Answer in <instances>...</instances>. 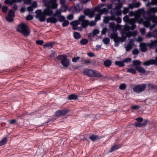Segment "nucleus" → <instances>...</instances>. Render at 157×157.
I'll list each match as a JSON object with an SVG mask.
<instances>
[{"mask_svg": "<svg viewBox=\"0 0 157 157\" xmlns=\"http://www.w3.org/2000/svg\"><path fill=\"white\" fill-rule=\"evenodd\" d=\"M157 12V7L150 8L149 10L146 11V13L144 15V17L146 19V20L144 21L142 18H140L141 14L140 11L137 12L136 15V18L134 19L135 22L132 23H129L131 26H127L126 29H134L136 25L135 23L136 22H138L139 24L143 23L144 25L146 27H148L149 26L150 20L152 19L154 23H157V17H154V16L151 14V13H154Z\"/></svg>", "mask_w": 157, "mask_h": 157, "instance_id": "1", "label": "nucleus"}, {"mask_svg": "<svg viewBox=\"0 0 157 157\" xmlns=\"http://www.w3.org/2000/svg\"><path fill=\"white\" fill-rule=\"evenodd\" d=\"M96 22L94 21H91L89 22V25L90 26H92L95 25Z\"/></svg>", "mask_w": 157, "mask_h": 157, "instance_id": "55", "label": "nucleus"}, {"mask_svg": "<svg viewBox=\"0 0 157 157\" xmlns=\"http://www.w3.org/2000/svg\"><path fill=\"white\" fill-rule=\"evenodd\" d=\"M101 15V14L100 13H98L97 14V15H96V16L95 17V20H94V21L96 22H97L98 20H100Z\"/></svg>", "mask_w": 157, "mask_h": 157, "instance_id": "43", "label": "nucleus"}, {"mask_svg": "<svg viewBox=\"0 0 157 157\" xmlns=\"http://www.w3.org/2000/svg\"><path fill=\"white\" fill-rule=\"evenodd\" d=\"M58 18L59 21L61 22H62L65 20V17L62 15L58 16Z\"/></svg>", "mask_w": 157, "mask_h": 157, "instance_id": "46", "label": "nucleus"}, {"mask_svg": "<svg viewBox=\"0 0 157 157\" xmlns=\"http://www.w3.org/2000/svg\"><path fill=\"white\" fill-rule=\"evenodd\" d=\"M140 50L142 52H146L147 50V43H141L140 44Z\"/></svg>", "mask_w": 157, "mask_h": 157, "instance_id": "17", "label": "nucleus"}, {"mask_svg": "<svg viewBox=\"0 0 157 157\" xmlns=\"http://www.w3.org/2000/svg\"><path fill=\"white\" fill-rule=\"evenodd\" d=\"M151 37H157V32L156 30L154 31L152 33L149 32L146 35V37L147 38Z\"/></svg>", "mask_w": 157, "mask_h": 157, "instance_id": "18", "label": "nucleus"}, {"mask_svg": "<svg viewBox=\"0 0 157 157\" xmlns=\"http://www.w3.org/2000/svg\"><path fill=\"white\" fill-rule=\"evenodd\" d=\"M35 13L36 14V17L38 18L39 21L41 22H43L46 19L45 16L42 12V10H36L35 12Z\"/></svg>", "mask_w": 157, "mask_h": 157, "instance_id": "6", "label": "nucleus"}, {"mask_svg": "<svg viewBox=\"0 0 157 157\" xmlns=\"http://www.w3.org/2000/svg\"><path fill=\"white\" fill-rule=\"evenodd\" d=\"M103 41L105 44H107L109 43V39L108 38H105L103 39Z\"/></svg>", "mask_w": 157, "mask_h": 157, "instance_id": "47", "label": "nucleus"}, {"mask_svg": "<svg viewBox=\"0 0 157 157\" xmlns=\"http://www.w3.org/2000/svg\"><path fill=\"white\" fill-rule=\"evenodd\" d=\"M8 15L12 17H14V12L11 10H10L9 12Z\"/></svg>", "mask_w": 157, "mask_h": 157, "instance_id": "50", "label": "nucleus"}, {"mask_svg": "<svg viewBox=\"0 0 157 157\" xmlns=\"http://www.w3.org/2000/svg\"><path fill=\"white\" fill-rule=\"evenodd\" d=\"M75 9L77 12H79L82 9V5L81 3L77 4L75 7Z\"/></svg>", "mask_w": 157, "mask_h": 157, "instance_id": "24", "label": "nucleus"}, {"mask_svg": "<svg viewBox=\"0 0 157 157\" xmlns=\"http://www.w3.org/2000/svg\"><path fill=\"white\" fill-rule=\"evenodd\" d=\"M56 2L57 0H43V2L45 7L52 9H56L57 8L58 4Z\"/></svg>", "mask_w": 157, "mask_h": 157, "instance_id": "4", "label": "nucleus"}, {"mask_svg": "<svg viewBox=\"0 0 157 157\" xmlns=\"http://www.w3.org/2000/svg\"><path fill=\"white\" fill-rule=\"evenodd\" d=\"M111 16L110 17H104L103 21L105 23H109V20H111Z\"/></svg>", "mask_w": 157, "mask_h": 157, "instance_id": "37", "label": "nucleus"}, {"mask_svg": "<svg viewBox=\"0 0 157 157\" xmlns=\"http://www.w3.org/2000/svg\"><path fill=\"white\" fill-rule=\"evenodd\" d=\"M146 87V84H140L135 86L133 88V90L134 92L140 93L144 91Z\"/></svg>", "mask_w": 157, "mask_h": 157, "instance_id": "8", "label": "nucleus"}, {"mask_svg": "<svg viewBox=\"0 0 157 157\" xmlns=\"http://www.w3.org/2000/svg\"><path fill=\"white\" fill-rule=\"evenodd\" d=\"M133 4H134V7H135V8H137L141 5V3L139 2H135Z\"/></svg>", "mask_w": 157, "mask_h": 157, "instance_id": "59", "label": "nucleus"}, {"mask_svg": "<svg viewBox=\"0 0 157 157\" xmlns=\"http://www.w3.org/2000/svg\"><path fill=\"white\" fill-rule=\"evenodd\" d=\"M102 76L101 73L97 71H94V73L93 77H101Z\"/></svg>", "mask_w": 157, "mask_h": 157, "instance_id": "29", "label": "nucleus"}, {"mask_svg": "<svg viewBox=\"0 0 157 157\" xmlns=\"http://www.w3.org/2000/svg\"><path fill=\"white\" fill-rule=\"evenodd\" d=\"M43 13L46 16H51L53 14V11L51 9V8L46 7V8L44 9L43 10Z\"/></svg>", "mask_w": 157, "mask_h": 157, "instance_id": "14", "label": "nucleus"}, {"mask_svg": "<svg viewBox=\"0 0 157 157\" xmlns=\"http://www.w3.org/2000/svg\"><path fill=\"white\" fill-rule=\"evenodd\" d=\"M113 3L116 6L115 8L112 9L110 11L111 14H115L117 16H119L121 15V12L120 10L122 5V2L120 0H114Z\"/></svg>", "mask_w": 157, "mask_h": 157, "instance_id": "2", "label": "nucleus"}, {"mask_svg": "<svg viewBox=\"0 0 157 157\" xmlns=\"http://www.w3.org/2000/svg\"><path fill=\"white\" fill-rule=\"evenodd\" d=\"M131 60V59L130 58H127L125 59L124 60H123V62L124 63H128V62H130Z\"/></svg>", "mask_w": 157, "mask_h": 157, "instance_id": "56", "label": "nucleus"}, {"mask_svg": "<svg viewBox=\"0 0 157 157\" xmlns=\"http://www.w3.org/2000/svg\"><path fill=\"white\" fill-rule=\"evenodd\" d=\"M85 16L81 15L79 17V21L81 22V25L83 28H86L89 25L88 20H85Z\"/></svg>", "mask_w": 157, "mask_h": 157, "instance_id": "10", "label": "nucleus"}, {"mask_svg": "<svg viewBox=\"0 0 157 157\" xmlns=\"http://www.w3.org/2000/svg\"><path fill=\"white\" fill-rule=\"evenodd\" d=\"M109 26L110 28L114 29L115 26V23L113 22H111L109 24Z\"/></svg>", "mask_w": 157, "mask_h": 157, "instance_id": "57", "label": "nucleus"}, {"mask_svg": "<svg viewBox=\"0 0 157 157\" xmlns=\"http://www.w3.org/2000/svg\"><path fill=\"white\" fill-rule=\"evenodd\" d=\"M113 40L114 42H123L124 40H123L122 38L118 37L117 36V37H116V38H115L113 39Z\"/></svg>", "mask_w": 157, "mask_h": 157, "instance_id": "35", "label": "nucleus"}, {"mask_svg": "<svg viewBox=\"0 0 157 157\" xmlns=\"http://www.w3.org/2000/svg\"><path fill=\"white\" fill-rule=\"evenodd\" d=\"M78 98V96L75 94H72L68 96V99L69 100H76Z\"/></svg>", "mask_w": 157, "mask_h": 157, "instance_id": "27", "label": "nucleus"}, {"mask_svg": "<svg viewBox=\"0 0 157 157\" xmlns=\"http://www.w3.org/2000/svg\"><path fill=\"white\" fill-rule=\"evenodd\" d=\"M80 57L79 56H77L76 57L73 58L72 59V61L74 63L77 62L78 60H79Z\"/></svg>", "mask_w": 157, "mask_h": 157, "instance_id": "53", "label": "nucleus"}, {"mask_svg": "<svg viewBox=\"0 0 157 157\" xmlns=\"http://www.w3.org/2000/svg\"><path fill=\"white\" fill-rule=\"evenodd\" d=\"M90 139L92 141H94L97 139V136L94 135H92L90 136Z\"/></svg>", "mask_w": 157, "mask_h": 157, "instance_id": "51", "label": "nucleus"}, {"mask_svg": "<svg viewBox=\"0 0 157 157\" xmlns=\"http://www.w3.org/2000/svg\"><path fill=\"white\" fill-rule=\"evenodd\" d=\"M61 13L60 10H56L55 13L53 14V16H57L58 17V16H61Z\"/></svg>", "mask_w": 157, "mask_h": 157, "instance_id": "40", "label": "nucleus"}, {"mask_svg": "<svg viewBox=\"0 0 157 157\" xmlns=\"http://www.w3.org/2000/svg\"><path fill=\"white\" fill-rule=\"evenodd\" d=\"M133 42L134 40L132 39H130L128 43L125 44L124 47L127 52L130 51L133 48V46L135 45L133 43Z\"/></svg>", "mask_w": 157, "mask_h": 157, "instance_id": "9", "label": "nucleus"}, {"mask_svg": "<svg viewBox=\"0 0 157 157\" xmlns=\"http://www.w3.org/2000/svg\"><path fill=\"white\" fill-rule=\"evenodd\" d=\"M140 107L138 105H134L132 106L131 108L133 109H138Z\"/></svg>", "mask_w": 157, "mask_h": 157, "instance_id": "64", "label": "nucleus"}, {"mask_svg": "<svg viewBox=\"0 0 157 157\" xmlns=\"http://www.w3.org/2000/svg\"><path fill=\"white\" fill-rule=\"evenodd\" d=\"M4 2L6 4H9L12 5L13 4V2L10 0H6Z\"/></svg>", "mask_w": 157, "mask_h": 157, "instance_id": "58", "label": "nucleus"}, {"mask_svg": "<svg viewBox=\"0 0 157 157\" xmlns=\"http://www.w3.org/2000/svg\"><path fill=\"white\" fill-rule=\"evenodd\" d=\"M67 18L68 20H72L73 18V15L72 14H70L67 16Z\"/></svg>", "mask_w": 157, "mask_h": 157, "instance_id": "60", "label": "nucleus"}, {"mask_svg": "<svg viewBox=\"0 0 157 157\" xmlns=\"http://www.w3.org/2000/svg\"><path fill=\"white\" fill-rule=\"evenodd\" d=\"M80 23L79 21V19L78 20L73 21L70 23V24L72 26H77L78 25L80 24Z\"/></svg>", "mask_w": 157, "mask_h": 157, "instance_id": "32", "label": "nucleus"}, {"mask_svg": "<svg viewBox=\"0 0 157 157\" xmlns=\"http://www.w3.org/2000/svg\"><path fill=\"white\" fill-rule=\"evenodd\" d=\"M31 6L33 8H35L37 7V3L36 2H34L32 4Z\"/></svg>", "mask_w": 157, "mask_h": 157, "instance_id": "63", "label": "nucleus"}, {"mask_svg": "<svg viewBox=\"0 0 157 157\" xmlns=\"http://www.w3.org/2000/svg\"><path fill=\"white\" fill-rule=\"evenodd\" d=\"M136 120L137 121V122L134 124V125L136 127H142L145 126L147 124V121L145 120L143 121V119L142 117L137 118Z\"/></svg>", "mask_w": 157, "mask_h": 157, "instance_id": "7", "label": "nucleus"}, {"mask_svg": "<svg viewBox=\"0 0 157 157\" xmlns=\"http://www.w3.org/2000/svg\"><path fill=\"white\" fill-rule=\"evenodd\" d=\"M153 64H155L157 66V56L155 58V60L151 59L145 61L143 63V65L144 66H149L150 65Z\"/></svg>", "mask_w": 157, "mask_h": 157, "instance_id": "11", "label": "nucleus"}, {"mask_svg": "<svg viewBox=\"0 0 157 157\" xmlns=\"http://www.w3.org/2000/svg\"><path fill=\"white\" fill-rule=\"evenodd\" d=\"M155 13H151V14L152 15H153V16H154V17H155V15H154V14ZM150 20V22H151V20L152 22H153V23H154V24H153L150 27V30H151L154 28L155 26V24H157V23H154L153 22V20H152V19H150L149 20ZM150 23H149V24ZM149 25H150V24L149 25Z\"/></svg>", "mask_w": 157, "mask_h": 157, "instance_id": "28", "label": "nucleus"}, {"mask_svg": "<svg viewBox=\"0 0 157 157\" xmlns=\"http://www.w3.org/2000/svg\"><path fill=\"white\" fill-rule=\"evenodd\" d=\"M67 56L65 55H59L56 58L59 60H61V63L64 67H67L70 64V62L68 59L67 58Z\"/></svg>", "mask_w": 157, "mask_h": 157, "instance_id": "5", "label": "nucleus"}, {"mask_svg": "<svg viewBox=\"0 0 157 157\" xmlns=\"http://www.w3.org/2000/svg\"><path fill=\"white\" fill-rule=\"evenodd\" d=\"M94 10L98 12L101 15L103 14H107L108 12V10L106 8H104L102 9H100L99 7H96L94 8Z\"/></svg>", "mask_w": 157, "mask_h": 157, "instance_id": "15", "label": "nucleus"}, {"mask_svg": "<svg viewBox=\"0 0 157 157\" xmlns=\"http://www.w3.org/2000/svg\"><path fill=\"white\" fill-rule=\"evenodd\" d=\"M8 7L6 6H4L2 8V11L3 13H5L6 12Z\"/></svg>", "mask_w": 157, "mask_h": 157, "instance_id": "61", "label": "nucleus"}, {"mask_svg": "<svg viewBox=\"0 0 157 157\" xmlns=\"http://www.w3.org/2000/svg\"><path fill=\"white\" fill-rule=\"evenodd\" d=\"M121 147V145H115L114 146H113L111 149L110 150V152H112V151H115L117 149H118L119 148Z\"/></svg>", "mask_w": 157, "mask_h": 157, "instance_id": "30", "label": "nucleus"}, {"mask_svg": "<svg viewBox=\"0 0 157 157\" xmlns=\"http://www.w3.org/2000/svg\"><path fill=\"white\" fill-rule=\"evenodd\" d=\"M129 9L128 7H124L122 13L124 14H126L128 12Z\"/></svg>", "mask_w": 157, "mask_h": 157, "instance_id": "45", "label": "nucleus"}, {"mask_svg": "<svg viewBox=\"0 0 157 157\" xmlns=\"http://www.w3.org/2000/svg\"><path fill=\"white\" fill-rule=\"evenodd\" d=\"M117 36V34L115 32H113V33L111 34V38L114 39Z\"/></svg>", "mask_w": 157, "mask_h": 157, "instance_id": "49", "label": "nucleus"}, {"mask_svg": "<svg viewBox=\"0 0 157 157\" xmlns=\"http://www.w3.org/2000/svg\"><path fill=\"white\" fill-rule=\"evenodd\" d=\"M7 141V140L6 137L4 138L0 141V146H2L5 144L6 143Z\"/></svg>", "mask_w": 157, "mask_h": 157, "instance_id": "36", "label": "nucleus"}, {"mask_svg": "<svg viewBox=\"0 0 157 157\" xmlns=\"http://www.w3.org/2000/svg\"><path fill=\"white\" fill-rule=\"evenodd\" d=\"M124 21L128 23H132L135 22L134 19H129L128 15L125 16L123 18Z\"/></svg>", "mask_w": 157, "mask_h": 157, "instance_id": "19", "label": "nucleus"}, {"mask_svg": "<svg viewBox=\"0 0 157 157\" xmlns=\"http://www.w3.org/2000/svg\"><path fill=\"white\" fill-rule=\"evenodd\" d=\"M139 53V50L137 48L134 49L132 51V53L133 55H138Z\"/></svg>", "mask_w": 157, "mask_h": 157, "instance_id": "54", "label": "nucleus"}, {"mask_svg": "<svg viewBox=\"0 0 157 157\" xmlns=\"http://www.w3.org/2000/svg\"><path fill=\"white\" fill-rule=\"evenodd\" d=\"M148 47L151 49H153L156 48L157 46V38L155 40H151L150 43H147Z\"/></svg>", "mask_w": 157, "mask_h": 157, "instance_id": "12", "label": "nucleus"}, {"mask_svg": "<svg viewBox=\"0 0 157 157\" xmlns=\"http://www.w3.org/2000/svg\"><path fill=\"white\" fill-rule=\"evenodd\" d=\"M52 44L51 43H47L43 45V46L44 48H47L50 49L52 47Z\"/></svg>", "mask_w": 157, "mask_h": 157, "instance_id": "38", "label": "nucleus"}, {"mask_svg": "<svg viewBox=\"0 0 157 157\" xmlns=\"http://www.w3.org/2000/svg\"><path fill=\"white\" fill-rule=\"evenodd\" d=\"M58 21V19L54 17H50L47 19V22L52 23H55L56 22Z\"/></svg>", "mask_w": 157, "mask_h": 157, "instance_id": "22", "label": "nucleus"}, {"mask_svg": "<svg viewBox=\"0 0 157 157\" xmlns=\"http://www.w3.org/2000/svg\"><path fill=\"white\" fill-rule=\"evenodd\" d=\"M136 70L139 72L141 73H144L145 72V70L143 67L141 66H137L135 67Z\"/></svg>", "mask_w": 157, "mask_h": 157, "instance_id": "25", "label": "nucleus"}, {"mask_svg": "<svg viewBox=\"0 0 157 157\" xmlns=\"http://www.w3.org/2000/svg\"><path fill=\"white\" fill-rule=\"evenodd\" d=\"M67 112V111L65 110H59L55 113V114L56 116L58 117L61 115H64Z\"/></svg>", "mask_w": 157, "mask_h": 157, "instance_id": "20", "label": "nucleus"}, {"mask_svg": "<svg viewBox=\"0 0 157 157\" xmlns=\"http://www.w3.org/2000/svg\"><path fill=\"white\" fill-rule=\"evenodd\" d=\"M95 13L94 10L86 9L84 11V14L86 16H88L89 18H92L93 17Z\"/></svg>", "mask_w": 157, "mask_h": 157, "instance_id": "13", "label": "nucleus"}, {"mask_svg": "<svg viewBox=\"0 0 157 157\" xmlns=\"http://www.w3.org/2000/svg\"><path fill=\"white\" fill-rule=\"evenodd\" d=\"M112 15L111 16V21H115L117 23H120L121 22V19L120 17H117L116 18L115 16L114 15V14H112Z\"/></svg>", "mask_w": 157, "mask_h": 157, "instance_id": "21", "label": "nucleus"}, {"mask_svg": "<svg viewBox=\"0 0 157 157\" xmlns=\"http://www.w3.org/2000/svg\"><path fill=\"white\" fill-rule=\"evenodd\" d=\"M136 34V31L133 32H128L126 33V36L127 37H130L132 36H135Z\"/></svg>", "mask_w": 157, "mask_h": 157, "instance_id": "26", "label": "nucleus"}, {"mask_svg": "<svg viewBox=\"0 0 157 157\" xmlns=\"http://www.w3.org/2000/svg\"><path fill=\"white\" fill-rule=\"evenodd\" d=\"M111 61L109 60H105L104 62V65L106 67H109L111 65Z\"/></svg>", "mask_w": 157, "mask_h": 157, "instance_id": "31", "label": "nucleus"}, {"mask_svg": "<svg viewBox=\"0 0 157 157\" xmlns=\"http://www.w3.org/2000/svg\"><path fill=\"white\" fill-rule=\"evenodd\" d=\"M139 12L140 13V14L141 15V14L142 13H143L144 12V10L143 9H140L139 10H138L135 13H134L133 12H131L129 13V15L130 16H134L135 17L133 19H135L136 18V15L138 12Z\"/></svg>", "mask_w": 157, "mask_h": 157, "instance_id": "23", "label": "nucleus"}, {"mask_svg": "<svg viewBox=\"0 0 157 157\" xmlns=\"http://www.w3.org/2000/svg\"><path fill=\"white\" fill-rule=\"evenodd\" d=\"M73 36L74 38L77 40L80 38L81 37L80 34L78 32H75L73 34Z\"/></svg>", "mask_w": 157, "mask_h": 157, "instance_id": "34", "label": "nucleus"}, {"mask_svg": "<svg viewBox=\"0 0 157 157\" xmlns=\"http://www.w3.org/2000/svg\"><path fill=\"white\" fill-rule=\"evenodd\" d=\"M127 72L131 73L134 74H135L136 73V71L135 70L132 68L128 69L127 70Z\"/></svg>", "mask_w": 157, "mask_h": 157, "instance_id": "39", "label": "nucleus"}, {"mask_svg": "<svg viewBox=\"0 0 157 157\" xmlns=\"http://www.w3.org/2000/svg\"><path fill=\"white\" fill-rule=\"evenodd\" d=\"M80 43L82 45H85L88 43V40L86 39H83L80 40Z\"/></svg>", "mask_w": 157, "mask_h": 157, "instance_id": "41", "label": "nucleus"}, {"mask_svg": "<svg viewBox=\"0 0 157 157\" xmlns=\"http://www.w3.org/2000/svg\"><path fill=\"white\" fill-rule=\"evenodd\" d=\"M83 73L85 75L89 77H93L94 71L91 69H85L84 70Z\"/></svg>", "mask_w": 157, "mask_h": 157, "instance_id": "16", "label": "nucleus"}, {"mask_svg": "<svg viewBox=\"0 0 157 157\" xmlns=\"http://www.w3.org/2000/svg\"><path fill=\"white\" fill-rule=\"evenodd\" d=\"M44 43V41L42 40H37L36 41V43L38 45H42Z\"/></svg>", "mask_w": 157, "mask_h": 157, "instance_id": "62", "label": "nucleus"}, {"mask_svg": "<svg viewBox=\"0 0 157 157\" xmlns=\"http://www.w3.org/2000/svg\"><path fill=\"white\" fill-rule=\"evenodd\" d=\"M115 63L116 65L120 67H123L124 65V64L123 61H116L115 62Z\"/></svg>", "mask_w": 157, "mask_h": 157, "instance_id": "33", "label": "nucleus"}, {"mask_svg": "<svg viewBox=\"0 0 157 157\" xmlns=\"http://www.w3.org/2000/svg\"><path fill=\"white\" fill-rule=\"evenodd\" d=\"M126 87V85L124 84H122L119 86V88L121 90H124Z\"/></svg>", "mask_w": 157, "mask_h": 157, "instance_id": "52", "label": "nucleus"}, {"mask_svg": "<svg viewBox=\"0 0 157 157\" xmlns=\"http://www.w3.org/2000/svg\"><path fill=\"white\" fill-rule=\"evenodd\" d=\"M17 32L21 33L25 36H28L30 33V29L29 27L24 24H21L18 25L16 28Z\"/></svg>", "mask_w": 157, "mask_h": 157, "instance_id": "3", "label": "nucleus"}, {"mask_svg": "<svg viewBox=\"0 0 157 157\" xmlns=\"http://www.w3.org/2000/svg\"><path fill=\"white\" fill-rule=\"evenodd\" d=\"M6 19L7 21L10 22H11L13 21V17L8 15L6 17Z\"/></svg>", "mask_w": 157, "mask_h": 157, "instance_id": "44", "label": "nucleus"}, {"mask_svg": "<svg viewBox=\"0 0 157 157\" xmlns=\"http://www.w3.org/2000/svg\"><path fill=\"white\" fill-rule=\"evenodd\" d=\"M69 24V22L65 20L63 21V23L62 24L63 27H66Z\"/></svg>", "mask_w": 157, "mask_h": 157, "instance_id": "48", "label": "nucleus"}, {"mask_svg": "<svg viewBox=\"0 0 157 157\" xmlns=\"http://www.w3.org/2000/svg\"><path fill=\"white\" fill-rule=\"evenodd\" d=\"M133 64L135 66L140 65L141 64V62L139 60H135L133 61Z\"/></svg>", "mask_w": 157, "mask_h": 157, "instance_id": "42", "label": "nucleus"}]
</instances>
